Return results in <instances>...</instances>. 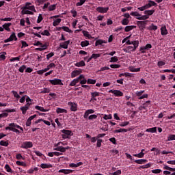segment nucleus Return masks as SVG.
<instances>
[{
  "mask_svg": "<svg viewBox=\"0 0 175 175\" xmlns=\"http://www.w3.org/2000/svg\"><path fill=\"white\" fill-rule=\"evenodd\" d=\"M68 144L64 142H59L54 144V151H59L60 152H66V150H69L70 148L69 146L64 147L62 146H66Z\"/></svg>",
  "mask_w": 175,
  "mask_h": 175,
  "instance_id": "nucleus-1",
  "label": "nucleus"
},
{
  "mask_svg": "<svg viewBox=\"0 0 175 175\" xmlns=\"http://www.w3.org/2000/svg\"><path fill=\"white\" fill-rule=\"evenodd\" d=\"M59 17V15H55L50 17V19H53V27H57L61 24V21H62V19L58 18Z\"/></svg>",
  "mask_w": 175,
  "mask_h": 175,
  "instance_id": "nucleus-2",
  "label": "nucleus"
},
{
  "mask_svg": "<svg viewBox=\"0 0 175 175\" xmlns=\"http://www.w3.org/2000/svg\"><path fill=\"white\" fill-rule=\"evenodd\" d=\"M49 83H51L52 85H64L62 80L58 79H51L49 80Z\"/></svg>",
  "mask_w": 175,
  "mask_h": 175,
  "instance_id": "nucleus-3",
  "label": "nucleus"
},
{
  "mask_svg": "<svg viewBox=\"0 0 175 175\" xmlns=\"http://www.w3.org/2000/svg\"><path fill=\"white\" fill-rule=\"evenodd\" d=\"M81 79H84V75H80L79 77L74 79L70 83V87H75V85H76Z\"/></svg>",
  "mask_w": 175,
  "mask_h": 175,
  "instance_id": "nucleus-4",
  "label": "nucleus"
},
{
  "mask_svg": "<svg viewBox=\"0 0 175 175\" xmlns=\"http://www.w3.org/2000/svg\"><path fill=\"white\" fill-rule=\"evenodd\" d=\"M109 92L113 94L114 96H124V93H122L121 90H109Z\"/></svg>",
  "mask_w": 175,
  "mask_h": 175,
  "instance_id": "nucleus-5",
  "label": "nucleus"
},
{
  "mask_svg": "<svg viewBox=\"0 0 175 175\" xmlns=\"http://www.w3.org/2000/svg\"><path fill=\"white\" fill-rule=\"evenodd\" d=\"M32 147H33V144L31 142H25L21 145V148L28 149L32 148Z\"/></svg>",
  "mask_w": 175,
  "mask_h": 175,
  "instance_id": "nucleus-6",
  "label": "nucleus"
},
{
  "mask_svg": "<svg viewBox=\"0 0 175 175\" xmlns=\"http://www.w3.org/2000/svg\"><path fill=\"white\" fill-rule=\"evenodd\" d=\"M96 10L98 13H107L109 12V7H98Z\"/></svg>",
  "mask_w": 175,
  "mask_h": 175,
  "instance_id": "nucleus-7",
  "label": "nucleus"
},
{
  "mask_svg": "<svg viewBox=\"0 0 175 175\" xmlns=\"http://www.w3.org/2000/svg\"><path fill=\"white\" fill-rule=\"evenodd\" d=\"M24 8H27L29 10L31 11V12H36V10H35V5H32V3H26L25 5L24 6Z\"/></svg>",
  "mask_w": 175,
  "mask_h": 175,
  "instance_id": "nucleus-8",
  "label": "nucleus"
},
{
  "mask_svg": "<svg viewBox=\"0 0 175 175\" xmlns=\"http://www.w3.org/2000/svg\"><path fill=\"white\" fill-rule=\"evenodd\" d=\"M37 117V115L35 114V115H33V116H31L26 121V126H31V124H32L31 121L32 120H34V118H36Z\"/></svg>",
  "mask_w": 175,
  "mask_h": 175,
  "instance_id": "nucleus-9",
  "label": "nucleus"
},
{
  "mask_svg": "<svg viewBox=\"0 0 175 175\" xmlns=\"http://www.w3.org/2000/svg\"><path fill=\"white\" fill-rule=\"evenodd\" d=\"M68 106H70V110L72 111H77V103L68 102Z\"/></svg>",
  "mask_w": 175,
  "mask_h": 175,
  "instance_id": "nucleus-10",
  "label": "nucleus"
},
{
  "mask_svg": "<svg viewBox=\"0 0 175 175\" xmlns=\"http://www.w3.org/2000/svg\"><path fill=\"white\" fill-rule=\"evenodd\" d=\"M9 126L12 128V129H15L16 128H17L18 129H20L22 132H24V129H23V127L20 126L16 124H14V123L9 124Z\"/></svg>",
  "mask_w": 175,
  "mask_h": 175,
  "instance_id": "nucleus-11",
  "label": "nucleus"
},
{
  "mask_svg": "<svg viewBox=\"0 0 175 175\" xmlns=\"http://www.w3.org/2000/svg\"><path fill=\"white\" fill-rule=\"evenodd\" d=\"M21 14H33V11H31V10H29L25 7H23L22 8Z\"/></svg>",
  "mask_w": 175,
  "mask_h": 175,
  "instance_id": "nucleus-12",
  "label": "nucleus"
},
{
  "mask_svg": "<svg viewBox=\"0 0 175 175\" xmlns=\"http://www.w3.org/2000/svg\"><path fill=\"white\" fill-rule=\"evenodd\" d=\"M20 110H21L22 114L25 115L27 114V111L29 110V105H25L20 108Z\"/></svg>",
  "mask_w": 175,
  "mask_h": 175,
  "instance_id": "nucleus-13",
  "label": "nucleus"
},
{
  "mask_svg": "<svg viewBox=\"0 0 175 175\" xmlns=\"http://www.w3.org/2000/svg\"><path fill=\"white\" fill-rule=\"evenodd\" d=\"M95 113V111L94 109H88L85 111V113L83 115L84 118H88L90 114H94Z\"/></svg>",
  "mask_w": 175,
  "mask_h": 175,
  "instance_id": "nucleus-14",
  "label": "nucleus"
},
{
  "mask_svg": "<svg viewBox=\"0 0 175 175\" xmlns=\"http://www.w3.org/2000/svg\"><path fill=\"white\" fill-rule=\"evenodd\" d=\"M81 73V70H74L71 72V77L72 79H75V77H77V76H79V75H80Z\"/></svg>",
  "mask_w": 175,
  "mask_h": 175,
  "instance_id": "nucleus-15",
  "label": "nucleus"
},
{
  "mask_svg": "<svg viewBox=\"0 0 175 175\" xmlns=\"http://www.w3.org/2000/svg\"><path fill=\"white\" fill-rule=\"evenodd\" d=\"M59 173H64V174H70V173H73L72 170L68 169H62L58 171Z\"/></svg>",
  "mask_w": 175,
  "mask_h": 175,
  "instance_id": "nucleus-16",
  "label": "nucleus"
},
{
  "mask_svg": "<svg viewBox=\"0 0 175 175\" xmlns=\"http://www.w3.org/2000/svg\"><path fill=\"white\" fill-rule=\"evenodd\" d=\"M148 3L145 5L146 6V9H150V8H152V6H157V3L154 1L149 0Z\"/></svg>",
  "mask_w": 175,
  "mask_h": 175,
  "instance_id": "nucleus-17",
  "label": "nucleus"
},
{
  "mask_svg": "<svg viewBox=\"0 0 175 175\" xmlns=\"http://www.w3.org/2000/svg\"><path fill=\"white\" fill-rule=\"evenodd\" d=\"M70 43V40H67V41H65L64 42H62L60 44V47H62V49H68V46H69V44Z\"/></svg>",
  "mask_w": 175,
  "mask_h": 175,
  "instance_id": "nucleus-18",
  "label": "nucleus"
},
{
  "mask_svg": "<svg viewBox=\"0 0 175 175\" xmlns=\"http://www.w3.org/2000/svg\"><path fill=\"white\" fill-rule=\"evenodd\" d=\"M35 109H36V110H38L39 111H42V112H44V113H46V112L50 111V109H44L43 107H40V106H39V105H36V106L35 107Z\"/></svg>",
  "mask_w": 175,
  "mask_h": 175,
  "instance_id": "nucleus-19",
  "label": "nucleus"
},
{
  "mask_svg": "<svg viewBox=\"0 0 175 175\" xmlns=\"http://www.w3.org/2000/svg\"><path fill=\"white\" fill-rule=\"evenodd\" d=\"M62 133L66 135L67 136H73V133L70 130L63 129L62 130Z\"/></svg>",
  "mask_w": 175,
  "mask_h": 175,
  "instance_id": "nucleus-20",
  "label": "nucleus"
},
{
  "mask_svg": "<svg viewBox=\"0 0 175 175\" xmlns=\"http://www.w3.org/2000/svg\"><path fill=\"white\" fill-rule=\"evenodd\" d=\"M12 25V23H5L3 25V28L5 31H8V32H10V26Z\"/></svg>",
  "mask_w": 175,
  "mask_h": 175,
  "instance_id": "nucleus-21",
  "label": "nucleus"
},
{
  "mask_svg": "<svg viewBox=\"0 0 175 175\" xmlns=\"http://www.w3.org/2000/svg\"><path fill=\"white\" fill-rule=\"evenodd\" d=\"M147 29H148V31H157V29H158V26L154 25V23H152L147 27Z\"/></svg>",
  "mask_w": 175,
  "mask_h": 175,
  "instance_id": "nucleus-22",
  "label": "nucleus"
},
{
  "mask_svg": "<svg viewBox=\"0 0 175 175\" xmlns=\"http://www.w3.org/2000/svg\"><path fill=\"white\" fill-rule=\"evenodd\" d=\"M81 165H83V162L80 161L77 163H71L69 164L70 167H79V166H81Z\"/></svg>",
  "mask_w": 175,
  "mask_h": 175,
  "instance_id": "nucleus-23",
  "label": "nucleus"
},
{
  "mask_svg": "<svg viewBox=\"0 0 175 175\" xmlns=\"http://www.w3.org/2000/svg\"><path fill=\"white\" fill-rule=\"evenodd\" d=\"M123 51L125 53H131V51H135L136 49L132 46H127L126 49H123Z\"/></svg>",
  "mask_w": 175,
  "mask_h": 175,
  "instance_id": "nucleus-24",
  "label": "nucleus"
},
{
  "mask_svg": "<svg viewBox=\"0 0 175 175\" xmlns=\"http://www.w3.org/2000/svg\"><path fill=\"white\" fill-rule=\"evenodd\" d=\"M161 33L162 36L167 35V29H166V26H162L161 27Z\"/></svg>",
  "mask_w": 175,
  "mask_h": 175,
  "instance_id": "nucleus-25",
  "label": "nucleus"
},
{
  "mask_svg": "<svg viewBox=\"0 0 175 175\" xmlns=\"http://www.w3.org/2000/svg\"><path fill=\"white\" fill-rule=\"evenodd\" d=\"M155 13V10H145L144 14L150 17V16H152Z\"/></svg>",
  "mask_w": 175,
  "mask_h": 175,
  "instance_id": "nucleus-26",
  "label": "nucleus"
},
{
  "mask_svg": "<svg viewBox=\"0 0 175 175\" xmlns=\"http://www.w3.org/2000/svg\"><path fill=\"white\" fill-rule=\"evenodd\" d=\"M130 14H131V16H133L134 17H136L137 20H140V17L142 16V14H140L137 12H131Z\"/></svg>",
  "mask_w": 175,
  "mask_h": 175,
  "instance_id": "nucleus-27",
  "label": "nucleus"
},
{
  "mask_svg": "<svg viewBox=\"0 0 175 175\" xmlns=\"http://www.w3.org/2000/svg\"><path fill=\"white\" fill-rule=\"evenodd\" d=\"M131 36L126 37L122 41V43H126V44H132V41L129 40Z\"/></svg>",
  "mask_w": 175,
  "mask_h": 175,
  "instance_id": "nucleus-28",
  "label": "nucleus"
},
{
  "mask_svg": "<svg viewBox=\"0 0 175 175\" xmlns=\"http://www.w3.org/2000/svg\"><path fill=\"white\" fill-rule=\"evenodd\" d=\"M135 162L138 165H143L144 163H146L147 159H142L135 160Z\"/></svg>",
  "mask_w": 175,
  "mask_h": 175,
  "instance_id": "nucleus-29",
  "label": "nucleus"
},
{
  "mask_svg": "<svg viewBox=\"0 0 175 175\" xmlns=\"http://www.w3.org/2000/svg\"><path fill=\"white\" fill-rule=\"evenodd\" d=\"M82 33L83 36H85V38H88V39H93L94 38H92V36H91V34H90V33L85 30H83L82 31Z\"/></svg>",
  "mask_w": 175,
  "mask_h": 175,
  "instance_id": "nucleus-30",
  "label": "nucleus"
},
{
  "mask_svg": "<svg viewBox=\"0 0 175 175\" xmlns=\"http://www.w3.org/2000/svg\"><path fill=\"white\" fill-rule=\"evenodd\" d=\"M40 167L42 169H50V167H53V165L51 164L42 163Z\"/></svg>",
  "mask_w": 175,
  "mask_h": 175,
  "instance_id": "nucleus-31",
  "label": "nucleus"
},
{
  "mask_svg": "<svg viewBox=\"0 0 175 175\" xmlns=\"http://www.w3.org/2000/svg\"><path fill=\"white\" fill-rule=\"evenodd\" d=\"M60 29H63L65 32H68V33H72L73 32L69 27L66 26H63L62 27H59Z\"/></svg>",
  "mask_w": 175,
  "mask_h": 175,
  "instance_id": "nucleus-32",
  "label": "nucleus"
},
{
  "mask_svg": "<svg viewBox=\"0 0 175 175\" xmlns=\"http://www.w3.org/2000/svg\"><path fill=\"white\" fill-rule=\"evenodd\" d=\"M56 113H57V114H62L64 113H68V111H66V109L58 107L56 109Z\"/></svg>",
  "mask_w": 175,
  "mask_h": 175,
  "instance_id": "nucleus-33",
  "label": "nucleus"
},
{
  "mask_svg": "<svg viewBox=\"0 0 175 175\" xmlns=\"http://www.w3.org/2000/svg\"><path fill=\"white\" fill-rule=\"evenodd\" d=\"M75 65V66H77V68H81V66H85V62H84L83 60H81L79 62H77Z\"/></svg>",
  "mask_w": 175,
  "mask_h": 175,
  "instance_id": "nucleus-34",
  "label": "nucleus"
},
{
  "mask_svg": "<svg viewBox=\"0 0 175 175\" xmlns=\"http://www.w3.org/2000/svg\"><path fill=\"white\" fill-rule=\"evenodd\" d=\"M26 105L27 106H31V105H32V99H31V98H29V96H26Z\"/></svg>",
  "mask_w": 175,
  "mask_h": 175,
  "instance_id": "nucleus-35",
  "label": "nucleus"
},
{
  "mask_svg": "<svg viewBox=\"0 0 175 175\" xmlns=\"http://www.w3.org/2000/svg\"><path fill=\"white\" fill-rule=\"evenodd\" d=\"M134 28H136V26L131 25V26H126L124 28L125 32H129V31H132Z\"/></svg>",
  "mask_w": 175,
  "mask_h": 175,
  "instance_id": "nucleus-36",
  "label": "nucleus"
},
{
  "mask_svg": "<svg viewBox=\"0 0 175 175\" xmlns=\"http://www.w3.org/2000/svg\"><path fill=\"white\" fill-rule=\"evenodd\" d=\"M38 170H39V168H38V167H35L34 168H30L29 170H28L27 173L29 174H32L33 172H38Z\"/></svg>",
  "mask_w": 175,
  "mask_h": 175,
  "instance_id": "nucleus-37",
  "label": "nucleus"
},
{
  "mask_svg": "<svg viewBox=\"0 0 175 175\" xmlns=\"http://www.w3.org/2000/svg\"><path fill=\"white\" fill-rule=\"evenodd\" d=\"M53 68H55V64L54 63H51L49 65L47 66V67L45 69V70L47 72L49 70H50V69Z\"/></svg>",
  "mask_w": 175,
  "mask_h": 175,
  "instance_id": "nucleus-38",
  "label": "nucleus"
},
{
  "mask_svg": "<svg viewBox=\"0 0 175 175\" xmlns=\"http://www.w3.org/2000/svg\"><path fill=\"white\" fill-rule=\"evenodd\" d=\"M146 132H149L150 133H157V127L147 129Z\"/></svg>",
  "mask_w": 175,
  "mask_h": 175,
  "instance_id": "nucleus-39",
  "label": "nucleus"
},
{
  "mask_svg": "<svg viewBox=\"0 0 175 175\" xmlns=\"http://www.w3.org/2000/svg\"><path fill=\"white\" fill-rule=\"evenodd\" d=\"M104 43H106L105 40H97L95 42L96 46H100V44H103Z\"/></svg>",
  "mask_w": 175,
  "mask_h": 175,
  "instance_id": "nucleus-40",
  "label": "nucleus"
},
{
  "mask_svg": "<svg viewBox=\"0 0 175 175\" xmlns=\"http://www.w3.org/2000/svg\"><path fill=\"white\" fill-rule=\"evenodd\" d=\"M130 72H140V68H135L133 66H131L129 68Z\"/></svg>",
  "mask_w": 175,
  "mask_h": 175,
  "instance_id": "nucleus-41",
  "label": "nucleus"
},
{
  "mask_svg": "<svg viewBox=\"0 0 175 175\" xmlns=\"http://www.w3.org/2000/svg\"><path fill=\"white\" fill-rule=\"evenodd\" d=\"M81 46L82 47H87V46H90V42L88 40L82 41L81 42Z\"/></svg>",
  "mask_w": 175,
  "mask_h": 175,
  "instance_id": "nucleus-42",
  "label": "nucleus"
},
{
  "mask_svg": "<svg viewBox=\"0 0 175 175\" xmlns=\"http://www.w3.org/2000/svg\"><path fill=\"white\" fill-rule=\"evenodd\" d=\"M173 140H175V135L170 134L167 137V142H172Z\"/></svg>",
  "mask_w": 175,
  "mask_h": 175,
  "instance_id": "nucleus-43",
  "label": "nucleus"
},
{
  "mask_svg": "<svg viewBox=\"0 0 175 175\" xmlns=\"http://www.w3.org/2000/svg\"><path fill=\"white\" fill-rule=\"evenodd\" d=\"M131 44L133 45V48L136 50V49L139 47V41L138 40L131 41Z\"/></svg>",
  "mask_w": 175,
  "mask_h": 175,
  "instance_id": "nucleus-44",
  "label": "nucleus"
},
{
  "mask_svg": "<svg viewBox=\"0 0 175 175\" xmlns=\"http://www.w3.org/2000/svg\"><path fill=\"white\" fill-rule=\"evenodd\" d=\"M50 92V88H44L41 90L40 94H49Z\"/></svg>",
  "mask_w": 175,
  "mask_h": 175,
  "instance_id": "nucleus-45",
  "label": "nucleus"
},
{
  "mask_svg": "<svg viewBox=\"0 0 175 175\" xmlns=\"http://www.w3.org/2000/svg\"><path fill=\"white\" fill-rule=\"evenodd\" d=\"M122 132L126 133L128 132V129H120L118 130H115V133H121Z\"/></svg>",
  "mask_w": 175,
  "mask_h": 175,
  "instance_id": "nucleus-46",
  "label": "nucleus"
},
{
  "mask_svg": "<svg viewBox=\"0 0 175 175\" xmlns=\"http://www.w3.org/2000/svg\"><path fill=\"white\" fill-rule=\"evenodd\" d=\"M100 57V53H93L91 55V58L92 59H97V58H99Z\"/></svg>",
  "mask_w": 175,
  "mask_h": 175,
  "instance_id": "nucleus-47",
  "label": "nucleus"
},
{
  "mask_svg": "<svg viewBox=\"0 0 175 175\" xmlns=\"http://www.w3.org/2000/svg\"><path fill=\"white\" fill-rule=\"evenodd\" d=\"M122 25H128L129 24V19L128 18H123L121 21Z\"/></svg>",
  "mask_w": 175,
  "mask_h": 175,
  "instance_id": "nucleus-48",
  "label": "nucleus"
},
{
  "mask_svg": "<svg viewBox=\"0 0 175 175\" xmlns=\"http://www.w3.org/2000/svg\"><path fill=\"white\" fill-rule=\"evenodd\" d=\"M133 157H135L136 158H144V152H141L138 154H133Z\"/></svg>",
  "mask_w": 175,
  "mask_h": 175,
  "instance_id": "nucleus-49",
  "label": "nucleus"
},
{
  "mask_svg": "<svg viewBox=\"0 0 175 175\" xmlns=\"http://www.w3.org/2000/svg\"><path fill=\"white\" fill-rule=\"evenodd\" d=\"M16 163L18 165V166H24L25 167H27V163L23 161H17Z\"/></svg>",
  "mask_w": 175,
  "mask_h": 175,
  "instance_id": "nucleus-50",
  "label": "nucleus"
},
{
  "mask_svg": "<svg viewBox=\"0 0 175 175\" xmlns=\"http://www.w3.org/2000/svg\"><path fill=\"white\" fill-rule=\"evenodd\" d=\"M0 146L8 147V146H9V142H8V141L1 140L0 141Z\"/></svg>",
  "mask_w": 175,
  "mask_h": 175,
  "instance_id": "nucleus-51",
  "label": "nucleus"
},
{
  "mask_svg": "<svg viewBox=\"0 0 175 175\" xmlns=\"http://www.w3.org/2000/svg\"><path fill=\"white\" fill-rule=\"evenodd\" d=\"M12 94H13V96L14 98H16V99H20V94L16 91L12 90Z\"/></svg>",
  "mask_w": 175,
  "mask_h": 175,
  "instance_id": "nucleus-52",
  "label": "nucleus"
},
{
  "mask_svg": "<svg viewBox=\"0 0 175 175\" xmlns=\"http://www.w3.org/2000/svg\"><path fill=\"white\" fill-rule=\"evenodd\" d=\"M4 167L8 173H12V168L10 167L9 164H6Z\"/></svg>",
  "mask_w": 175,
  "mask_h": 175,
  "instance_id": "nucleus-53",
  "label": "nucleus"
},
{
  "mask_svg": "<svg viewBox=\"0 0 175 175\" xmlns=\"http://www.w3.org/2000/svg\"><path fill=\"white\" fill-rule=\"evenodd\" d=\"M10 40H17V37L16 36V33H12L10 36Z\"/></svg>",
  "mask_w": 175,
  "mask_h": 175,
  "instance_id": "nucleus-54",
  "label": "nucleus"
},
{
  "mask_svg": "<svg viewBox=\"0 0 175 175\" xmlns=\"http://www.w3.org/2000/svg\"><path fill=\"white\" fill-rule=\"evenodd\" d=\"M152 48V45L151 44H147L146 46H143L144 50H150V49Z\"/></svg>",
  "mask_w": 175,
  "mask_h": 175,
  "instance_id": "nucleus-55",
  "label": "nucleus"
},
{
  "mask_svg": "<svg viewBox=\"0 0 175 175\" xmlns=\"http://www.w3.org/2000/svg\"><path fill=\"white\" fill-rule=\"evenodd\" d=\"M111 118H113V116H111V114L104 115L103 116V119L105 120H111Z\"/></svg>",
  "mask_w": 175,
  "mask_h": 175,
  "instance_id": "nucleus-56",
  "label": "nucleus"
},
{
  "mask_svg": "<svg viewBox=\"0 0 175 175\" xmlns=\"http://www.w3.org/2000/svg\"><path fill=\"white\" fill-rule=\"evenodd\" d=\"M25 69H27V66H25V65H22L20 68H19V72H21V73H24V70Z\"/></svg>",
  "mask_w": 175,
  "mask_h": 175,
  "instance_id": "nucleus-57",
  "label": "nucleus"
},
{
  "mask_svg": "<svg viewBox=\"0 0 175 175\" xmlns=\"http://www.w3.org/2000/svg\"><path fill=\"white\" fill-rule=\"evenodd\" d=\"M85 3V0H80L79 2H77L76 3V6H83L84 3Z\"/></svg>",
  "mask_w": 175,
  "mask_h": 175,
  "instance_id": "nucleus-58",
  "label": "nucleus"
},
{
  "mask_svg": "<svg viewBox=\"0 0 175 175\" xmlns=\"http://www.w3.org/2000/svg\"><path fill=\"white\" fill-rule=\"evenodd\" d=\"M118 62V57L117 56H113L111 57V60L109 61V62Z\"/></svg>",
  "mask_w": 175,
  "mask_h": 175,
  "instance_id": "nucleus-59",
  "label": "nucleus"
},
{
  "mask_svg": "<svg viewBox=\"0 0 175 175\" xmlns=\"http://www.w3.org/2000/svg\"><path fill=\"white\" fill-rule=\"evenodd\" d=\"M165 65V63L163 61H159L157 62V66H159V68H161V67H162V66H163Z\"/></svg>",
  "mask_w": 175,
  "mask_h": 175,
  "instance_id": "nucleus-60",
  "label": "nucleus"
},
{
  "mask_svg": "<svg viewBox=\"0 0 175 175\" xmlns=\"http://www.w3.org/2000/svg\"><path fill=\"white\" fill-rule=\"evenodd\" d=\"M103 141L101 139H97V143H96V147H101L102 146V142Z\"/></svg>",
  "mask_w": 175,
  "mask_h": 175,
  "instance_id": "nucleus-61",
  "label": "nucleus"
},
{
  "mask_svg": "<svg viewBox=\"0 0 175 175\" xmlns=\"http://www.w3.org/2000/svg\"><path fill=\"white\" fill-rule=\"evenodd\" d=\"M96 83V80L92 79H88V84H95Z\"/></svg>",
  "mask_w": 175,
  "mask_h": 175,
  "instance_id": "nucleus-62",
  "label": "nucleus"
},
{
  "mask_svg": "<svg viewBox=\"0 0 175 175\" xmlns=\"http://www.w3.org/2000/svg\"><path fill=\"white\" fill-rule=\"evenodd\" d=\"M26 98L27 95L23 96L19 100L20 103H24L26 100Z\"/></svg>",
  "mask_w": 175,
  "mask_h": 175,
  "instance_id": "nucleus-63",
  "label": "nucleus"
},
{
  "mask_svg": "<svg viewBox=\"0 0 175 175\" xmlns=\"http://www.w3.org/2000/svg\"><path fill=\"white\" fill-rule=\"evenodd\" d=\"M110 175H120L121 174V170H118L113 173H110Z\"/></svg>",
  "mask_w": 175,
  "mask_h": 175,
  "instance_id": "nucleus-64",
  "label": "nucleus"
}]
</instances>
